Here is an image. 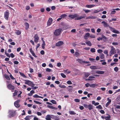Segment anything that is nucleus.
<instances>
[{"label":"nucleus","mask_w":120,"mask_h":120,"mask_svg":"<svg viewBox=\"0 0 120 120\" xmlns=\"http://www.w3.org/2000/svg\"><path fill=\"white\" fill-rule=\"evenodd\" d=\"M34 42H38L39 39V38L37 34H35L34 37Z\"/></svg>","instance_id":"obj_12"},{"label":"nucleus","mask_w":120,"mask_h":120,"mask_svg":"<svg viewBox=\"0 0 120 120\" xmlns=\"http://www.w3.org/2000/svg\"><path fill=\"white\" fill-rule=\"evenodd\" d=\"M29 50L30 52L32 54L34 52L33 51V50L31 48Z\"/></svg>","instance_id":"obj_51"},{"label":"nucleus","mask_w":120,"mask_h":120,"mask_svg":"<svg viewBox=\"0 0 120 120\" xmlns=\"http://www.w3.org/2000/svg\"><path fill=\"white\" fill-rule=\"evenodd\" d=\"M34 101L36 104H41V102H39L38 101H35V100Z\"/></svg>","instance_id":"obj_46"},{"label":"nucleus","mask_w":120,"mask_h":120,"mask_svg":"<svg viewBox=\"0 0 120 120\" xmlns=\"http://www.w3.org/2000/svg\"><path fill=\"white\" fill-rule=\"evenodd\" d=\"M83 106L84 107L86 108H88L90 110L93 109V106L91 104L87 105L86 104H84Z\"/></svg>","instance_id":"obj_4"},{"label":"nucleus","mask_w":120,"mask_h":120,"mask_svg":"<svg viewBox=\"0 0 120 120\" xmlns=\"http://www.w3.org/2000/svg\"><path fill=\"white\" fill-rule=\"evenodd\" d=\"M40 11L41 12H43L45 11V9L44 8H42L41 9Z\"/></svg>","instance_id":"obj_61"},{"label":"nucleus","mask_w":120,"mask_h":120,"mask_svg":"<svg viewBox=\"0 0 120 120\" xmlns=\"http://www.w3.org/2000/svg\"><path fill=\"white\" fill-rule=\"evenodd\" d=\"M63 42L62 41H60L57 42L56 44V45L58 46L61 45L63 44Z\"/></svg>","instance_id":"obj_11"},{"label":"nucleus","mask_w":120,"mask_h":120,"mask_svg":"<svg viewBox=\"0 0 120 120\" xmlns=\"http://www.w3.org/2000/svg\"><path fill=\"white\" fill-rule=\"evenodd\" d=\"M10 56L12 58H14L15 56V55L13 53H11L10 54Z\"/></svg>","instance_id":"obj_53"},{"label":"nucleus","mask_w":120,"mask_h":120,"mask_svg":"<svg viewBox=\"0 0 120 120\" xmlns=\"http://www.w3.org/2000/svg\"><path fill=\"white\" fill-rule=\"evenodd\" d=\"M100 11V10H95L94 11V13H97Z\"/></svg>","instance_id":"obj_52"},{"label":"nucleus","mask_w":120,"mask_h":120,"mask_svg":"<svg viewBox=\"0 0 120 120\" xmlns=\"http://www.w3.org/2000/svg\"><path fill=\"white\" fill-rule=\"evenodd\" d=\"M96 108L97 109H102V108L100 105H99L98 106L96 107Z\"/></svg>","instance_id":"obj_37"},{"label":"nucleus","mask_w":120,"mask_h":120,"mask_svg":"<svg viewBox=\"0 0 120 120\" xmlns=\"http://www.w3.org/2000/svg\"><path fill=\"white\" fill-rule=\"evenodd\" d=\"M86 43L88 45L91 46V44L90 42L88 40H87L86 41Z\"/></svg>","instance_id":"obj_23"},{"label":"nucleus","mask_w":120,"mask_h":120,"mask_svg":"<svg viewBox=\"0 0 120 120\" xmlns=\"http://www.w3.org/2000/svg\"><path fill=\"white\" fill-rule=\"evenodd\" d=\"M50 102L53 104H56V101L54 100H51L50 101Z\"/></svg>","instance_id":"obj_42"},{"label":"nucleus","mask_w":120,"mask_h":120,"mask_svg":"<svg viewBox=\"0 0 120 120\" xmlns=\"http://www.w3.org/2000/svg\"><path fill=\"white\" fill-rule=\"evenodd\" d=\"M69 113L71 115H75L76 114V113H75L74 111H69Z\"/></svg>","instance_id":"obj_25"},{"label":"nucleus","mask_w":120,"mask_h":120,"mask_svg":"<svg viewBox=\"0 0 120 120\" xmlns=\"http://www.w3.org/2000/svg\"><path fill=\"white\" fill-rule=\"evenodd\" d=\"M100 58L101 59H103L104 58V56L103 54L102 53H101L100 54Z\"/></svg>","instance_id":"obj_29"},{"label":"nucleus","mask_w":120,"mask_h":120,"mask_svg":"<svg viewBox=\"0 0 120 120\" xmlns=\"http://www.w3.org/2000/svg\"><path fill=\"white\" fill-rule=\"evenodd\" d=\"M90 84L88 83H87L85 84L86 86L87 87H88L89 86H90Z\"/></svg>","instance_id":"obj_59"},{"label":"nucleus","mask_w":120,"mask_h":120,"mask_svg":"<svg viewBox=\"0 0 120 120\" xmlns=\"http://www.w3.org/2000/svg\"><path fill=\"white\" fill-rule=\"evenodd\" d=\"M108 50H105L104 51V54H108Z\"/></svg>","instance_id":"obj_49"},{"label":"nucleus","mask_w":120,"mask_h":120,"mask_svg":"<svg viewBox=\"0 0 120 120\" xmlns=\"http://www.w3.org/2000/svg\"><path fill=\"white\" fill-rule=\"evenodd\" d=\"M67 84H72L71 81L70 80L68 81L67 82Z\"/></svg>","instance_id":"obj_48"},{"label":"nucleus","mask_w":120,"mask_h":120,"mask_svg":"<svg viewBox=\"0 0 120 120\" xmlns=\"http://www.w3.org/2000/svg\"><path fill=\"white\" fill-rule=\"evenodd\" d=\"M52 70L49 68H47L46 69V71L48 72H50Z\"/></svg>","instance_id":"obj_45"},{"label":"nucleus","mask_w":120,"mask_h":120,"mask_svg":"<svg viewBox=\"0 0 120 120\" xmlns=\"http://www.w3.org/2000/svg\"><path fill=\"white\" fill-rule=\"evenodd\" d=\"M15 33L17 35H20L21 33V32L19 30H17L15 32Z\"/></svg>","instance_id":"obj_33"},{"label":"nucleus","mask_w":120,"mask_h":120,"mask_svg":"<svg viewBox=\"0 0 120 120\" xmlns=\"http://www.w3.org/2000/svg\"><path fill=\"white\" fill-rule=\"evenodd\" d=\"M68 17L71 19H73L75 18V20H78L81 19L85 17V14H84L83 16H78V14H75L74 15L70 14L68 16Z\"/></svg>","instance_id":"obj_1"},{"label":"nucleus","mask_w":120,"mask_h":120,"mask_svg":"<svg viewBox=\"0 0 120 120\" xmlns=\"http://www.w3.org/2000/svg\"><path fill=\"white\" fill-rule=\"evenodd\" d=\"M19 73L20 74L22 77L25 78L26 77V76L23 73L21 72H19Z\"/></svg>","instance_id":"obj_43"},{"label":"nucleus","mask_w":120,"mask_h":120,"mask_svg":"<svg viewBox=\"0 0 120 120\" xmlns=\"http://www.w3.org/2000/svg\"><path fill=\"white\" fill-rule=\"evenodd\" d=\"M89 37L90 38H95V36L94 35H91L89 36Z\"/></svg>","instance_id":"obj_57"},{"label":"nucleus","mask_w":120,"mask_h":120,"mask_svg":"<svg viewBox=\"0 0 120 120\" xmlns=\"http://www.w3.org/2000/svg\"><path fill=\"white\" fill-rule=\"evenodd\" d=\"M24 119L26 120H30L29 118V116H27L24 118Z\"/></svg>","instance_id":"obj_58"},{"label":"nucleus","mask_w":120,"mask_h":120,"mask_svg":"<svg viewBox=\"0 0 120 120\" xmlns=\"http://www.w3.org/2000/svg\"><path fill=\"white\" fill-rule=\"evenodd\" d=\"M105 119L106 120H109L110 117L109 116H106L105 117Z\"/></svg>","instance_id":"obj_55"},{"label":"nucleus","mask_w":120,"mask_h":120,"mask_svg":"<svg viewBox=\"0 0 120 120\" xmlns=\"http://www.w3.org/2000/svg\"><path fill=\"white\" fill-rule=\"evenodd\" d=\"M53 21L52 19L51 18H49V19L48 20L47 22V25L48 26H49L50 25Z\"/></svg>","instance_id":"obj_10"},{"label":"nucleus","mask_w":120,"mask_h":120,"mask_svg":"<svg viewBox=\"0 0 120 120\" xmlns=\"http://www.w3.org/2000/svg\"><path fill=\"white\" fill-rule=\"evenodd\" d=\"M74 101L76 102H80V100L76 98L74 99Z\"/></svg>","instance_id":"obj_41"},{"label":"nucleus","mask_w":120,"mask_h":120,"mask_svg":"<svg viewBox=\"0 0 120 120\" xmlns=\"http://www.w3.org/2000/svg\"><path fill=\"white\" fill-rule=\"evenodd\" d=\"M25 25L26 26L25 28L26 29H28L29 27V24L27 22H26L25 23Z\"/></svg>","instance_id":"obj_22"},{"label":"nucleus","mask_w":120,"mask_h":120,"mask_svg":"<svg viewBox=\"0 0 120 120\" xmlns=\"http://www.w3.org/2000/svg\"><path fill=\"white\" fill-rule=\"evenodd\" d=\"M18 91H17L16 90H15V92L14 93H13V96H15L17 94V93L18 92Z\"/></svg>","instance_id":"obj_36"},{"label":"nucleus","mask_w":120,"mask_h":120,"mask_svg":"<svg viewBox=\"0 0 120 120\" xmlns=\"http://www.w3.org/2000/svg\"><path fill=\"white\" fill-rule=\"evenodd\" d=\"M98 85H97L95 84H90V87H95L96 86H98Z\"/></svg>","instance_id":"obj_30"},{"label":"nucleus","mask_w":120,"mask_h":120,"mask_svg":"<svg viewBox=\"0 0 120 120\" xmlns=\"http://www.w3.org/2000/svg\"><path fill=\"white\" fill-rule=\"evenodd\" d=\"M90 68L92 69H98V67L96 66H91L90 67Z\"/></svg>","instance_id":"obj_17"},{"label":"nucleus","mask_w":120,"mask_h":120,"mask_svg":"<svg viewBox=\"0 0 120 120\" xmlns=\"http://www.w3.org/2000/svg\"><path fill=\"white\" fill-rule=\"evenodd\" d=\"M104 72L103 71H96V73L99 74H102L104 73Z\"/></svg>","instance_id":"obj_20"},{"label":"nucleus","mask_w":120,"mask_h":120,"mask_svg":"<svg viewBox=\"0 0 120 120\" xmlns=\"http://www.w3.org/2000/svg\"><path fill=\"white\" fill-rule=\"evenodd\" d=\"M97 52L99 53H101L103 51L102 50L99 49L97 50Z\"/></svg>","instance_id":"obj_50"},{"label":"nucleus","mask_w":120,"mask_h":120,"mask_svg":"<svg viewBox=\"0 0 120 120\" xmlns=\"http://www.w3.org/2000/svg\"><path fill=\"white\" fill-rule=\"evenodd\" d=\"M41 54L42 55H44V54L45 52L44 51L42 50L40 52Z\"/></svg>","instance_id":"obj_56"},{"label":"nucleus","mask_w":120,"mask_h":120,"mask_svg":"<svg viewBox=\"0 0 120 120\" xmlns=\"http://www.w3.org/2000/svg\"><path fill=\"white\" fill-rule=\"evenodd\" d=\"M79 55V53L77 52H75L74 55L76 57L78 56Z\"/></svg>","instance_id":"obj_31"},{"label":"nucleus","mask_w":120,"mask_h":120,"mask_svg":"<svg viewBox=\"0 0 120 120\" xmlns=\"http://www.w3.org/2000/svg\"><path fill=\"white\" fill-rule=\"evenodd\" d=\"M83 10L86 13H87L89 12L90 11L88 10H86L85 9H83Z\"/></svg>","instance_id":"obj_35"},{"label":"nucleus","mask_w":120,"mask_h":120,"mask_svg":"<svg viewBox=\"0 0 120 120\" xmlns=\"http://www.w3.org/2000/svg\"><path fill=\"white\" fill-rule=\"evenodd\" d=\"M118 68L117 67H115L114 68V70L116 71L117 72L118 70Z\"/></svg>","instance_id":"obj_47"},{"label":"nucleus","mask_w":120,"mask_h":120,"mask_svg":"<svg viewBox=\"0 0 120 120\" xmlns=\"http://www.w3.org/2000/svg\"><path fill=\"white\" fill-rule=\"evenodd\" d=\"M90 34L89 33H85L84 36V38L85 39H87L90 36Z\"/></svg>","instance_id":"obj_13"},{"label":"nucleus","mask_w":120,"mask_h":120,"mask_svg":"<svg viewBox=\"0 0 120 120\" xmlns=\"http://www.w3.org/2000/svg\"><path fill=\"white\" fill-rule=\"evenodd\" d=\"M116 53V50L115 48L113 46H111L109 53L111 54H113Z\"/></svg>","instance_id":"obj_7"},{"label":"nucleus","mask_w":120,"mask_h":120,"mask_svg":"<svg viewBox=\"0 0 120 120\" xmlns=\"http://www.w3.org/2000/svg\"><path fill=\"white\" fill-rule=\"evenodd\" d=\"M51 117V118L54 119L57 117L56 116H55L53 115H50Z\"/></svg>","instance_id":"obj_40"},{"label":"nucleus","mask_w":120,"mask_h":120,"mask_svg":"<svg viewBox=\"0 0 120 120\" xmlns=\"http://www.w3.org/2000/svg\"><path fill=\"white\" fill-rule=\"evenodd\" d=\"M4 76L5 78L7 79L8 80H10V79L9 76L8 75H4Z\"/></svg>","instance_id":"obj_28"},{"label":"nucleus","mask_w":120,"mask_h":120,"mask_svg":"<svg viewBox=\"0 0 120 120\" xmlns=\"http://www.w3.org/2000/svg\"><path fill=\"white\" fill-rule=\"evenodd\" d=\"M61 76L63 78H65L66 77V75L64 73H62L60 74Z\"/></svg>","instance_id":"obj_38"},{"label":"nucleus","mask_w":120,"mask_h":120,"mask_svg":"<svg viewBox=\"0 0 120 120\" xmlns=\"http://www.w3.org/2000/svg\"><path fill=\"white\" fill-rule=\"evenodd\" d=\"M101 23L103 24V26L105 27L108 26H109L108 23L105 21H102Z\"/></svg>","instance_id":"obj_16"},{"label":"nucleus","mask_w":120,"mask_h":120,"mask_svg":"<svg viewBox=\"0 0 120 120\" xmlns=\"http://www.w3.org/2000/svg\"><path fill=\"white\" fill-rule=\"evenodd\" d=\"M59 86L61 88H66V86L64 85H59Z\"/></svg>","instance_id":"obj_39"},{"label":"nucleus","mask_w":120,"mask_h":120,"mask_svg":"<svg viewBox=\"0 0 120 120\" xmlns=\"http://www.w3.org/2000/svg\"><path fill=\"white\" fill-rule=\"evenodd\" d=\"M7 87L8 89L11 90L12 92H13L15 89V87L12 85L11 84H9L7 86Z\"/></svg>","instance_id":"obj_6"},{"label":"nucleus","mask_w":120,"mask_h":120,"mask_svg":"<svg viewBox=\"0 0 120 120\" xmlns=\"http://www.w3.org/2000/svg\"><path fill=\"white\" fill-rule=\"evenodd\" d=\"M33 97L34 98H43L42 97L39 96L37 94H35L33 95Z\"/></svg>","instance_id":"obj_24"},{"label":"nucleus","mask_w":120,"mask_h":120,"mask_svg":"<svg viewBox=\"0 0 120 120\" xmlns=\"http://www.w3.org/2000/svg\"><path fill=\"white\" fill-rule=\"evenodd\" d=\"M25 82V83L29 86L33 87L35 86V84H34L32 82L28 80H25L24 81Z\"/></svg>","instance_id":"obj_2"},{"label":"nucleus","mask_w":120,"mask_h":120,"mask_svg":"<svg viewBox=\"0 0 120 120\" xmlns=\"http://www.w3.org/2000/svg\"><path fill=\"white\" fill-rule=\"evenodd\" d=\"M45 119L46 120H51V117L50 115H47Z\"/></svg>","instance_id":"obj_19"},{"label":"nucleus","mask_w":120,"mask_h":120,"mask_svg":"<svg viewBox=\"0 0 120 120\" xmlns=\"http://www.w3.org/2000/svg\"><path fill=\"white\" fill-rule=\"evenodd\" d=\"M47 107L49 108L50 109H56V108L55 107H54L52 106H50L49 105L47 106Z\"/></svg>","instance_id":"obj_32"},{"label":"nucleus","mask_w":120,"mask_h":120,"mask_svg":"<svg viewBox=\"0 0 120 120\" xmlns=\"http://www.w3.org/2000/svg\"><path fill=\"white\" fill-rule=\"evenodd\" d=\"M100 112L102 114H104L105 113L104 111L102 110H101L100 111Z\"/></svg>","instance_id":"obj_64"},{"label":"nucleus","mask_w":120,"mask_h":120,"mask_svg":"<svg viewBox=\"0 0 120 120\" xmlns=\"http://www.w3.org/2000/svg\"><path fill=\"white\" fill-rule=\"evenodd\" d=\"M19 63V62L18 61H15L14 62V63L16 64H17Z\"/></svg>","instance_id":"obj_63"},{"label":"nucleus","mask_w":120,"mask_h":120,"mask_svg":"<svg viewBox=\"0 0 120 120\" xmlns=\"http://www.w3.org/2000/svg\"><path fill=\"white\" fill-rule=\"evenodd\" d=\"M96 18V17L95 16H88V17H87L86 18V19H95Z\"/></svg>","instance_id":"obj_18"},{"label":"nucleus","mask_w":120,"mask_h":120,"mask_svg":"<svg viewBox=\"0 0 120 120\" xmlns=\"http://www.w3.org/2000/svg\"><path fill=\"white\" fill-rule=\"evenodd\" d=\"M14 105L15 107L17 108H18L20 106V105L19 103H16V102H15Z\"/></svg>","instance_id":"obj_26"},{"label":"nucleus","mask_w":120,"mask_h":120,"mask_svg":"<svg viewBox=\"0 0 120 120\" xmlns=\"http://www.w3.org/2000/svg\"><path fill=\"white\" fill-rule=\"evenodd\" d=\"M10 78H11L12 79H15L14 78V77L12 76V75L11 74H10Z\"/></svg>","instance_id":"obj_62"},{"label":"nucleus","mask_w":120,"mask_h":120,"mask_svg":"<svg viewBox=\"0 0 120 120\" xmlns=\"http://www.w3.org/2000/svg\"><path fill=\"white\" fill-rule=\"evenodd\" d=\"M107 100L108 101L105 104V106L106 107H107L108 106L111 102V99H110L109 98H107Z\"/></svg>","instance_id":"obj_14"},{"label":"nucleus","mask_w":120,"mask_h":120,"mask_svg":"<svg viewBox=\"0 0 120 120\" xmlns=\"http://www.w3.org/2000/svg\"><path fill=\"white\" fill-rule=\"evenodd\" d=\"M110 28V30L113 33H116L119 34V32L118 31L116 30L114 28H112L110 26L109 27Z\"/></svg>","instance_id":"obj_8"},{"label":"nucleus","mask_w":120,"mask_h":120,"mask_svg":"<svg viewBox=\"0 0 120 120\" xmlns=\"http://www.w3.org/2000/svg\"><path fill=\"white\" fill-rule=\"evenodd\" d=\"M90 51L92 52H95V49L94 48H91Z\"/></svg>","instance_id":"obj_34"},{"label":"nucleus","mask_w":120,"mask_h":120,"mask_svg":"<svg viewBox=\"0 0 120 120\" xmlns=\"http://www.w3.org/2000/svg\"><path fill=\"white\" fill-rule=\"evenodd\" d=\"M43 41V43H42L41 46L42 48L43 49L45 48V41L43 40L42 39Z\"/></svg>","instance_id":"obj_21"},{"label":"nucleus","mask_w":120,"mask_h":120,"mask_svg":"<svg viewBox=\"0 0 120 120\" xmlns=\"http://www.w3.org/2000/svg\"><path fill=\"white\" fill-rule=\"evenodd\" d=\"M67 16V15L65 14H64L60 16V17H61L62 18H64V17Z\"/></svg>","instance_id":"obj_44"},{"label":"nucleus","mask_w":120,"mask_h":120,"mask_svg":"<svg viewBox=\"0 0 120 120\" xmlns=\"http://www.w3.org/2000/svg\"><path fill=\"white\" fill-rule=\"evenodd\" d=\"M9 14L8 11H6L4 13V18L6 20L8 19Z\"/></svg>","instance_id":"obj_9"},{"label":"nucleus","mask_w":120,"mask_h":120,"mask_svg":"<svg viewBox=\"0 0 120 120\" xmlns=\"http://www.w3.org/2000/svg\"><path fill=\"white\" fill-rule=\"evenodd\" d=\"M95 5L94 4L86 5V7L88 8H91L94 7Z\"/></svg>","instance_id":"obj_15"},{"label":"nucleus","mask_w":120,"mask_h":120,"mask_svg":"<svg viewBox=\"0 0 120 120\" xmlns=\"http://www.w3.org/2000/svg\"><path fill=\"white\" fill-rule=\"evenodd\" d=\"M84 74L86 78L88 77L90 75V73L88 72H85Z\"/></svg>","instance_id":"obj_27"},{"label":"nucleus","mask_w":120,"mask_h":120,"mask_svg":"<svg viewBox=\"0 0 120 120\" xmlns=\"http://www.w3.org/2000/svg\"><path fill=\"white\" fill-rule=\"evenodd\" d=\"M62 29L60 28L56 30L54 33V35L57 36L59 35Z\"/></svg>","instance_id":"obj_3"},{"label":"nucleus","mask_w":120,"mask_h":120,"mask_svg":"<svg viewBox=\"0 0 120 120\" xmlns=\"http://www.w3.org/2000/svg\"><path fill=\"white\" fill-rule=\"evenodd\" d=\"M37 114L38 116H41L42 115L41 113L39 112H37Z\"/></svg>","instance_id":"obj_54"},{"label":"nucleus","mask_w":120,"mask_h":120,"mask_svg":"<svg viewBox=\"0 0 120 120\" xmlns=\"http://www.w3.org/2000/svg\"><path fill=\"white\" fill-rule=\"evenodd\" d=\"M85 30L86 32H90V29L89 28H85Z\"/></svg>","instance_id":"obj_60"},{"label":"nucleus","mask_w":120,"mask_h":120,"mask_svg":"<svg viewBox=\"0 0 120 120\" xmlns=\"http://www.w3.org/2000/svg\"><path fill=\"white\" fill-rule=\"evenodd\" d=\"M15 111L11 110L9 112L8 116L11 117L12 116H14L15 114Z\"/></svg>","instance_id":"obj_5"}]
</instances>
